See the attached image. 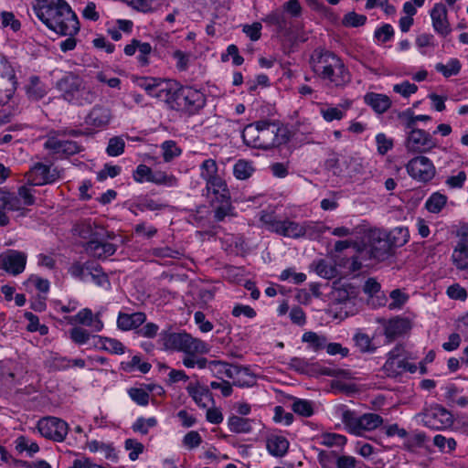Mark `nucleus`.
Listing matches in <instances>:
<instances>
[{"label":"nucleus","instance_id":"nucleus-1","mask_svg":"<svg viewBox=\"0 0 468 468\" xmlns=\"http://www.w3.org/2000/svg\"><path fill=\"white\" fill-rule=\"evenodd\" d=\"M138 85L148 95L165 102L171 110L188 115L197 113L206 104V97L201 91L180 86L175 80L142 77L138 79Z\"/></svg>","mask_w":468,"mask_h":468},{"label":"nucleus","instance_id":"nucleus-2","mask_svg":"<svg viewBox=\"0 0 468 468\" xmlns=\"http://www.w3.org/2000/svg\"><path fill=\"white\" fill-rule=\"evenodd\" d=\"M37 16L51 30L62 36H75L80 22L66 0H37Z\"/></svg>","mask_w":468,"mask_h":468},{"label":"nucleus","instance_id":"nucleus-3","mask_svg":"<svg viewBox=\"0 0 468 468\" xmlns=\"http://www.w3.org/2000/svg\"><path fill=\"white\" fill-rule=\"evenodd\" d=\"M313 72L329 88L341 89L351 81V73L334 52L317 48L309 59Z\"/></svg>","mask_w":468,"mask_h":468},{"label":"nucleus","instance_id":"nucleus-4","mask_svg":"<svg viewBox=\"0 0 468 468\" xmlns=\"http://www.w3.org/2000/svg\"><path fill=\"white\" fill-rule=\"evenodd\" d=\"M241 136L246 145L263 150L280 146L289 141L287 128L270 120L248 124Z\"/></svg>","mask_w":468,"mask_h":468},{"label":"nucleus","instance_id":"nucleus-5","mask_svg":"<svg viewBox=\"0 0 468 468\" xmlns=\"http://www.w3.org/2000/svg\"><path fill=\"white\" fill-rule=\"evenodd\" d=\"M261 220L271 232L292 239L307 237L316 239L329 229L320 222L310 221L300 224L290 219H278L271 214L262 215Z\"/></svg>","mask_w":468,"mask_h":468},{"label":"nucleus","instance_id":"nucleus-6","mask_svg":"<svg viewBox=\"0 0 468 468\" xmlns=\"http://www.w3.org/2000/svg\"><path fill=\"white\" fill-rule=\"evenodd\" d=\"M61 97L68 102L82 105L91 103L95 94L86 87L83 79L73 72L65 73L56 83Z\"/></svg>","mask_w":468,"mask_h":468},{"label":"nucleus","instance_id":"nucleus-7","mask_svg":"<svg viewBox=\"0 0 468 468\" xmlns=\"http://www.w3.org/2000/svg\"><path fill=\"white\" fill-rule=\"evenodd\" d=\"M162 341L165 349L182 351L189 355L206 354L208 351L202 340L185 332L165 333L162 335Z\"/></svg>","mask_w":468,"mask_h":468},{"label":"nucleus","instance_id":"nucleus-8","mask_svg":"<svg viewBox=\"0 0 468 468\" xmlns=\"http://www.w3.org/2000/svg\"><path fill=\"white\" fill-rule=\"evenodd\" d=\"M44 147L49 150L53 154L69 157L84 151L83 145L79 142L65 139L61 135H57L56 131H51L44 144Z\"/></svg>","mask_w":468,"mask_h":468},{"label":"nucleus","instance_id":"nucleus-9","mask_svg":"<svg viewBox=\"0 0 468 468\" xmlns=\"http://www.w3.org/2000/svg\"><path fill=\"white\" fill-rule=\"evenodd\" d=\"M436 146V140L431 136V133L422 129L409 131L407 133L405 147L410 153H429Z\"/></svg>","mask_w":468,"mask_h":468},{"label":"nucleus","instance_id":"nucleus-10","mask_svg":"<svg viewBox=\"0 0 468 468\" xmlns=\"http://www.w3.org/2000/svg\"><path fill=\"white\" fill-rule=\"evenodd\" d=\"M37 428L43 437L54 441H63L69 431L68 423L56 417L42 418Z\"/></svg>","mask_w":468,"mask_h":468},{"label":"nucleus","instance_id":"nucleus-11","mask_svg":"<svg viewBox=\"0 0 468 468\" xmlns=\"http://www.w3.org/2000/svg\"><path fill=\"white\" fill-rule=\"evenodd\" d=\"M420 416L423 424L433 430H442L453 423L452 413L440 405L425 409Z\"/></svg>","mask_w":468,"mask_h":468},{"label":"nucleus","instance_id":"nucleus-12","mask_svg":"<svg viewBox=\"0 0 468 468\" xmlns=\"http://www.w3.org/2000/svg\"><path fill=\"white\" fill-rule=\"evenodd\" d=\"M406 169L413 179L424 183L431 181L436 173L432 162L423 155L410 159L406 165Z\"/></svg>","mask_w":468,"mask_h":468},{"label":"nucleus","instance_id":"nucleus-13","mask_svg":"<svg viewBox=\"0 0 468 468\" xmlns=\"http://www.w3.org/2000/svg\"><path fill=\"white\" fill-rule=\"evenodd\" d=\"M27 259L25 252L8 250L0 254V269L14 276L18 275L25 271Z\"/></svg>","mask_w":468,"mask_h":468},{"label":"nucleus","instance_id":"nucleus-14","mask_svg":"<svg viewBox=\"0 0 468 468\" xmlns=\"http://www.w3.org/2000/svg\"><path fill=\"white\" fill-rule=\"evenodd\" d=\"M369 247L371 248L374 260L382 261L393 254L391 245L387 239V232L380 230H370L368 234Z\"/></svg>","mask_w":468,"mask_h":468},{"label":"nucleus","instance_id":"nucleus-15","mask_svg":"<svg viewBox=\"0 0 468 468\" xmlns=\"http://www.w3.org/2000/svg\"><path fill=\"white\" fill-rule=\"evenodd\" d=\"M26 177L27 184L35 186L55 182L58 178V174L56 169L51 172L48 165L37 163L26 174Z\"/></svg>","mask_w":468,"mask_h":468},{"label":"nucleus","instance_id":"nucleus-16","mask_svg":"<svg viewBox=\"0 0 468 468\" xmlns=\"http://www.w3.org/2000/svg\"><path fill=\"white\" fill-rule=\"evenodd\" d=\"M431 18L434 31L445 37L451 34L452 28L448 20V11L446 6L441 3L434 5L431 10Z\"/></svg>","mask_w":468,"mask_h":468},{"label":"nucleus","instance_id":"nucleus-17","mask_svg":"<svg viewBox=\"0 0 468 468\" xmlns=\"http://www.w3.org/2000/svg\"><path fill=\"white\" fill-rule=\"evenodd\" d=\"M21 209V201L14 194L0 188V227L9 224V218L5 210L17 211Z\"/></svg>","mask_w":468,"mask_h":468},{"label":"nucleus","instance_id":"nucleus-18","mask_svg":"<svg viewBox=\"0 0 468 468\" xmlns=\"http://www.w3.org/2000/svg\"><path fill=\"white\" fill-rule=\"evenodd\" d=\"M206 191L212 206H215L216 202L231 198L227 183L221 177L206 183Z\"/></svg>","mask_w":468,"mask_h":468},{"label":"nucleus","instance_id":"nucleus-19","mask_svg":"<svg viewBox=\"0 0 468 468\" xmlns=\"http://www.w3.org/2000/svg\"><path fill=\"white\" fill-rule=\"evenodd\" d=\"M112 112L108 107L95 105L85 118L87 125L96 128H105L112 120Z\"/></svg>","mask_w":468,"mask_h":468},{"label":"nucleus","instance_id":"nucleus-20","mask_svg":"<svg viewBox=\"0 0 468 468\" xmlns=\"http://www.w3.org/2000/svg\"><path fill=\"white\" fill-rule=\"evenodd\" d=\"M409 358H388L383 366V370L388 377L396 378L403 372H415L417 367L415 365L408 362Z\"/></svg>","mask_w":468,"mask_h":468},{"label":"nucleus","instance_id":"nucleus-21","mask_svg":"<svg viewBox=\"0 0 468 468\" xmlns=\"http://www.w3.org/2000/svg\"><path fill=\"white\" fill-rule=\"evenodd\" d=\"M410 328L407 319L395 317L388 321L384 325V335L388 343H391L396 338L403 335Z\"/></svg>","mask_w":468,"mask_h":468},{"label":"nucleus","instance_id":"nucleus-22","mask_svg":"<svg viewBox=\"0 0 468 468\" xmlns=\"http://www.w3.org/2000/svg\"><path fill=\"white\" fill-rule=\"evenodd\" d=\"M146 320V314L143 312L126 314L120 312L117 318V326L122 331L137 329Z\"/></svg>","mask_w":468,"mask_h":468},{"label":"nucleus","instance_id":"nucleus-23","mask_svg":"<svg viewBox=\"0 0 468 468\" xmlns=\"http://www.w3.org/2000/svg\"><path fill=\"white\" fill-rule=\"evenodd\" d=\"M372 250L369 245H363L362 247H357L356 252L355 255L351 257V260H348L347 262L349 265L347 268L351 272H356L360 271L363 266H368V261L374 260L373 253H371Z\"/></svg>","mask_w":468,"mask_h":468},{"label":"nucleus","instance_id":"nucleus-24","mask_svg":"<svg viewBox=\"0 0 468 468\" xmlns=\"http://www.w3.org/2000/svg\"><path fill=\"white\" fill-rule=\"evenodd\" d=\"M85 250L89 254L95 258L105 259L115 253L116 246L112 243L91 239L86 243Z\"/></svg>","mask_w":468,"mask_h":468},{"label":"nucleus","instance_id":"nucleus-25","mask_svg":"<svg viewBox=\"0 0 468 468\" xmlns=\"http://www.w3.org/2000/svg\"><path fill=\"white\" fill-rule=\"evenodd\" d=\"M364 101L378 114L384 113L391 106V100L389 97L381 93L367 92L364 96Z\"/></svg>","mask_w":468,"mask_h":468},{"label":"nucleus","instance_id":"nucleus-26","mask_svg":"<svg viewBox=\"0 0 468 468\" xmlns=\"http://www.w3.org/2000/svg\"><path fill=\"white\" fill-rule=\"evenodd\" d=\"M16 89V74L14 69L10 74H5L0 78V105L5 104L13 97Z\"/></svg>","mask_w":468,"mask_h":468},{"label":"nucleus","instance_id":"nucleus-27","mask_svg":"<svg viewBox=\"0 0 468 468\" xmlns=\"http://www.w3.org/2000/svg\"><path fill=\"white\" fill-rule=\"evenodd\" d=\"M71 322L86 326H91L95 332H100L103 328V323L99 318V314L93 315L92 311L89 308L80 310L74 317L71 318Z\"/></svg>","mask_w":468,"mask_h":468},{"label":"nucleus","instance_id":"nucleus-28","mask_svg":"<svg viewBox=\"0 0 468 468\" xmlns=\"http://www.w3.org/2000/svg\"><path fill=\"white\" fill-rule=\"evenodd\" d=\"M452 261L458 270L468 269V239H462L457 242L452 254Z\"/></svg>","mask_w":468,"mask_h":468},{"label":"nucleus","instance_id":"nucleus-29","mask_svg":"<svg viewBox=\"0 0 468 468\" xmlns=\"http://www.w3.org/2000/svg\"><path fill=\"white\" fill-rule=\"evenodd\" d=\"M186 390L194 401L201 408H207V406L205 402V399H208L214 403L212 393L207 387L201 386L199 383H190L187 386Z\"/></svg>","mask_w":468,"mask_h":468},{"label":"nucleus","instance_id":"nucleus-30","mask_svg":"<svg viewBox=\"0 0 468 468\" xmlns=\"http://www.w3.org/2000/svg\"><path fill=\"white\" fill-rule=\"evenodd\" d=\"M239 365H233L220 360H213L208 363V368L218 378H223L224 375L228 378H235Z\"/></svg>","mask_w":468,"mask_h":468},{"label":"nucleus","instance_id":"nucleus-31","mask_svg":"<svg viewBox=\"0 0 468 468\" xmlns=\"http://www.w3.org/2000/svg\"><path fill=\"white\" fill-rule=\"evenodd\" d=\"M331 293L335 302L342 303L355 298L357 295V290L351 283H335Z\"/></svg>","mask_w":468,"mask_h":468},{"label":"nucleus","instance_id":"nucleus-32","mask_svg":"<svg viewBox=\"0 0 468 468\" xmlns=\"http://www.w3.org/2000/svg\"><path fill=\"white\" fill-rule=\"evenodd\" d=\"M96 340L94 346L100 349H103L112 354L121 355L125 351V346L117 339L109 338L105 336H93Z\"/></svg>","mask_w":468,"mask_h":468},{"label":"nucleus","instance_id":"nucleus-33","mask_svg":"<svg viewBox=\"0 0 468 468\" xmlns=\"http://www.w3.org/2000/svg\"><path fill=\"white\" fill-rule=\"evenodd\" d=\"M87 448L91 452H101L104 457L110 461L116 462L118 459V456L115 452V449L112 446V443H105L103 441H100L97 440H92L90 441H87L86 443Z\"/></svg>","mask_w":468,"mask_h":468},{"label":"nucleus","instance_id":"nucleus-34","mask_svg":"<svg viewBox=\"0 0 468 468\" xmlns=\"http://www.w3.org/2000/svg\"><path fill=\"white\" fill-rule=\"evenodd\" d=\"M289 448V441L283 436H271L267 440L269 452L276 457L283 456Z\"/></svg>","mask_w":468,"mask_h":468},{"label":"nucleus","instance_id":"nucleus-35","mask_svg":"<svg viewBox=\"0 0 468 468\" xmlns=\"http://www.w3.org/2000/svg\"><path fill=\"white\" fill-rule=\"evenodd\" d=\"M237 376L233 378V385L239 388H249L256 384L255 375L248 367L238 366Z\"/></svg>","mask_w":468,"mask_h":468},{"label":"nucleus","instance_id":"nucleus-36","mask_svg":"<svg viewBox=\"0 0 468 468\" xmlns=\"http://www.w3.org/2000/svg\"><path fill=\"white\" fill-rule=\"evenodd\" d=\"M86 271L98 286H110L109 278L101 265L95 262H86Z\"/></svg>","mask_w":468,"mask_h":468},{"label":"nucleus","instance_id":"nucleus-37","mask_svg":"<svg viewBox=\"0 0 468 468\" xmlns=\"http://www.w3.org/2000/svg\"><path fill=\"white\" fill-rule=\"evenodd\" d=\"M251 420L237 415H232L228 419L229 431L235 433H249L251 431Z\"/></svg>","mask_w":468,"mask_h":468},{"label":"nucleus","instance_id":"nucleus-38","mask_svg":"<svg viewBox=\"0 0 468 468\" xmlns=\"http://www.w3.org/2000/svg\"><path fill=\"white\" fill-rule=\"evenodd\" d=\"M255 172L252 161L239 159L233 166V175L239 180L249 179Z\"/></svg>","mask_w":468,"mask_h":468},{"label":"nucleus","instance_id":"nucleus-39","mask_svg":"<svg viewBox=\"0 0 468 468\" xmlns=\"http://www.w3.org/2000/svg\"><path fill=\"white\" fill-rule=\"evenodd\" d=\"M383 423V419L376 413H365L359 416V435L365 431H373Z\"/></svg>","mask_w":468,"mask_h":468},{"label":"nucleus","instance_id":"nucleus-40","mask_svg":"<svg viewBox=\"0 0 468 468\" xmlns=\"http://www.w3.org/2000/svg\"><path fill=\"white\" fill-rule=\"evenodd\" d=\"M27 94L33 101H38L47 94L46 87L37 76L30 78L29 84L27 87Z\"/></svg>","mask_w":468,"mask_h":468},{"label":"nucleus","instance_id":"nucleus-41","mask_svg":"<svg viewBox=\"0 0 468 468\" xmlns=\"http://www.w3.org/2000/svg\"><path fill=\"white\" fill-rule=\"evenodd\" d=\"M263 21L269 25L275 26L279 32H285L289 28L288 19L281 10H274L271 12L266 16Z\"/></svg>","mask_w":468,"mask_h":468},{"label":"nucleus","instance_id":"nucleus-42","mask_svg":"<svg viewBox=\"0 0 468 468\" xmlns=\"http://www.w3.org/2000/svg\"><path fill=\"white\" fill-rule=\"evenodd\" d=\"M387 239L388 240L389 245H391V249L402 247L409 240V231L407 229L403 228H396L387 233Z\"/></svg>","mask_w":468,"mask_h":468},{"label":"nucleus","instance_id":"nucleus-43","mask_svg":"<svg viewBox=\"0 0 468 468\" xmlns=\"http://www.w3.org/2000/svg\"><path fill=\"white\" fill-rule=\"evenodd\" d=\"M341 419L346 429L352 434L359 435V417L350 410L343 409Z\"/></svg>","mask_w":468,"mask_h":468},{"label":"nucleus","instance_id":"nucleus-44","mask_svg":"<svg viewBox=\"0 0 468 468\" xmlns=\"http://www.w3.org/2000/svg\"><path fill=\"white\" fill-rule=\"evenodd\" d=\"M200 170L201 177L206 183L220 178L218 175V165L213 159L205 160L200 166Z\"/></svg>","mask_w":468,"mask_h":468},{"label":"nucleus","instance_id":"nucleus-45","mask_svg":"<svg viewBox=\"0 0 468 468\" xmlns=\"http://www.w3.org/2000/svg\"><path fill=\"white\" fill-rule=\"evenodd\" d=\"M447 197L439 192L433 193L426 201L425 207L429 212L439 213L445 207Z\"/></svg>","mask_w":468,"mask_h":468},{"label":"nucleus","instance_id":"nucleus-46","mask_svg":"<svg viewBox=\"0 0 468 468\" xmlns=\"http://www.w3.org/2000/svg\"><path fill=\"white\" fill-rule=\"evenodd\" d=\"M303 341L307 343L309 347L314 352H318L325 347L326 338L314 332H306L303 335Z\"/></svg>","mask_w":468,"mask_h":468},{"label":"nucleus","instance_id":"nucleus-47","mask_svg":"<svg viewBox=\"0 0 468 468\" xmlns=\"http://www.w3.org/2000/svg\"><path fill=\"white\" fill-rule=\"evenodd\" d=\"M462 65L459 59L451 58L448 64L437 63L435 69L438 72L441 73L445 78L457 75L461 70Z\"/></svg>","mask_w":468,"mask_h":468},{"label":"nucleus","instance_id":"nucleus-48","mask_svg":"<svg viewBox=\"0 0 468 468\" xmlns=\"http://www.w3.org/2000/svg\"><path fill=\"white\" fill-rule=\"evenodd\" d=\"M215 207V219L222 221L227 216H233L234 207L231 205V198L216 202Z\"/></svg>","mask_w":468,"mask_h":468},{"label":"nucleus","instance_id":"nucleus-49","mask_svg":"<svg viewBox=\"0 0 468 468\" xmlns=\"http://www.w3.org/2000/svg\"><path fill=\"white\" fill-rule=\"evenodd\" d=\"M320 439V443L326 447H342L346 443L347 441L344 435L329 432L322 434Z\"/></svg>","mask_w":468,"mask_h":468},{"label":"nucleus","instance_id":"nucleus-50","mask_svg":"<svg viewBox=\"0 0 468 468\" xmlns=\"http://www.w3.org/2000/svg\"><path fill=\"white\" fill-rule=\"evenodd\" d=\"M292 409L303 417H310L314 414L313 403L306 399H296L292 405Z\"/></svg>","mask_w":468,"mask_h":468},{"label":"nucleus","instance_id":"nucleus-51","mask_svg":"<svg viewBox=\"0 0 468 468\" xmlns=\"http://www.w3.org/2000/svg\"><path fill=\"white\" fill-rule=\"evenodd\" d=\"M157 425V420L155 418L151 417L148 419H144L143 417L138 418L136 421L133 424L132 429L135 432H140L143 435L148 433L149 428L155 427Z\"/></svg>","mask_w":468,"mask_h":468},{"label":"nucleus","instance_id":"nucleus-52","mask_svg":"<svg viewBox=\"0 0 468 468\" xmlns=\"http://www.w3.org/2000/svg\"><path fill=\"white\" fill-rule=\"evenodd\" d=\"M124 140L120 136H114L109 140L106 153L110 156H119L124 152Z\"/></svg>","mask_w":468,"mask_h":468},{"label":"nucleus","instance_id":"nucleus-53","mask_svg":"<svg viewBox=\"0 0 468 468\" xmlns=\"http://www.w3.org/2000/svg\"><path fill=\"white\" fill-rule=\"evenodd\" d=\"M134 207L141 212H144L145 210H161L164 207H165V205L160 204L147 197H140L138 201L134 204Z\"/></svg>","mask_w":468,"mask_h":468},{"label":"nucleus","instance_id":"nucleus-54","mask_svg":"<svg viewBox=\"0 0 468 468\" xmlns=\"http://www.w3.org/2000/svg\"><path fill=\"white\" fill-rule=\"evenodd\" d=\"M147 182L172 186L176 184V178L174 176H167L164 172L152 171L151 177H147Z\"/></svg>","mask_w":468,"mask_h":468},{"label":"nucleus","instance_id":"nucleus-55","mask_svg":"<svg viewBox=\"0 0 468 468\" xmlns=\"http://www.w3.org/2000/svg\"><path fill=\"white\" fill-rule=\"evenodd\" d=\"M356 347L362 353L373 352L376 348L372 345L371 338L364 333H357L354 336Z\"/></svg>","mask_w":468,"mask_h":468},{"label":"nucleus","instance_id":"nucleus-56","mask_svg":"<svg viewBox=\"0 0 468 468\" xmlns=\"http://www.w3.org/2000/svg\"><path fill=\"white\" fill-rule=\"evenodd\" d=\"M163 158L165 162H170L181 154V150L177 147L174 141H165L162 144Z\"/></svg>","mask_w":468,"mask_h":468},{"label":"nucleus","instance_id":"nucleus-57","mask_svg":"<svg viewBox=\"0 0 468 468\" xmlns=\"http://www.w3.org/2000/svg\"><path fill=\"white\" fill-rule=\"evenodd\" d=\"M130 6L142 12H150L159 5L158 0H130Z\"/></svg>","mask_w":468,"mask_h":468},{"label":"nucleus","instance_id":"nucleus-58","mask_svg":"<svg viewBox=\"0 0 468 468\" xmlns=\"http://www.w3.org/2000/svg\"><path fill=\"white\" fill-rule=\"evenodd\" d=\"M130 398L140 406H146L149 402V394L143 388H131L128 389Z\"/></svg>","mask_w":468,"mask_h":468},{"label":"nucleus","instance_id":"nucleus-59","mask_svg":"<svg viewBox=\"0 0 468 468\" xmlns=\"http://www.w3.org/2000/svg\"><path fill=\"white\" fill-rule=\"evenodd\" d=\"M433 443L441 451H446L447 452L453 451L457 444L453 438H446L441 434H438L433 438Z\"/></svg>","mask_w":468,"mask_h":468},{"label":"nucleus","instance_id":"nucleus-60","mask_svg":"<svg viewBox=\"0 0 468 468\" xmlns=\"http://www.w3.org/2000/svg\"><path fill=\"white\" fill-rule=\"evenodd\" d=\"M71 367V359L55 356L48 360V367L53 371L66 370Z\"/></svg>","mask_w":468,"mask_h":468},{"label":"nucleus","instance_id":"nucleus-61","mask_svg":"<svg viewBox=\"0 0 468 468\" xmlns=\"http://www.w3.org/2000/svg\"><path fill=\"white\" fill-rule=\"evenodd\" d=\"M69 336H70V339L77 345H84L86 344L90 337V333L88 332V330L82 328V327H73L70 331H69Z\"/></svg>","mask_w":468,"mask_h":468},{"label":"nucleus","instance_id":"nucleus-62","mask_svg":"<svg viewBox=\"0 0 468 468\" xmlns=\"http://www.w3.org/2000/svg\"><path fill=\"white\" fill-rule=\"evenodd\" d=\"M124 446L126 450L131 451L129 453V458L132 461H135L138 459L139 454L144 452V445L143 443L139 442L136 440L133 439H127L124 442Z\"/></svg>","mask_w":468,"mask_h":468},{"label":"nucleus","instance_id":"nucleus-63","mask_svg":"<svg viewBox=\"0 0 468 468\" xmlns=\"http://www.w3.org/2000/svg\"><path fill=\"white\" fill-rule=\"evenodd\" d=\"M398 118L400 121L401 124L410 131L416 130L415 127V114L412 110L408 109L404 112H400L398 114Z\"/></svg>","mask_w":468,"mask_h":468},{"label":"nucleus","instance_id":"nucleus-64","mask_svg":"<svg viewBox=\"0 0 468 468\" xmlns=\"http://www.w3.org/2000/svg\"><path fill=\"white\" fill-rule=\"evenodd\" d=\"M367 21V16L364 15H358L355 12L347 13L343 19V24L347 27H361Z\"/></svg>","mask_w":468,"mask_h":468}]
</instances>
